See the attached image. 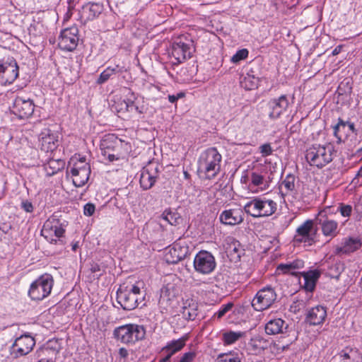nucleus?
<instances>
[{"label": "nucleus", "instance_id": "obj_1", "mask_svg": "<svg viewBox=\"0 0 362 362\" xmlns=\"http://www.w3.org/2000/svg\"><path fill=\"white\" fill-rule=\"evenodd\" d=\"M222 156L216 148L210 147L204 151L198 159L197 173L200 178L212 180L221 169Z\"/></svg>", "mask_w": 362, "mask_h": 362}, {"label": "nucleus", "instance_id": "obj_2", "mask_svg": "<svg viewBox=\"0 0 362 362\" xmlns=\"http://www.w3.org/2000/svg\"><path fill=\"white\" fill-rule=\"evenodd\" d=\"M65 226L66 225L57 216L53 215L44 223L41 235L51 244L63 245L65 243L63 240L66 231Z\"/></svg>", "mask_w": 362, "mask_h": 362}, {"label": "nucleus", "instance_id": "obj_3", "mask_svg": "<svg viewBox=\"0 0 362 362\" xmlns=\"http://www.w3.org/2000/svg\"><path fill=\"white\" fill-rule=\"evenodd\" d=\"M276 203L269 199L255 197L244 206V211L254 218L269 216L275 213Z\"/></svg>", "mask_w": 362, "mask_h": 362}, {"label": "nucleus", "instance_id": "obj_4", "mask_svg": "<svg viewBox=\"0 0 362 362\" xmlns=\"http://www.w3.org/2000/svg\"><path fill=\"white\" fill-rule=\"evenodd\" d=\"M329 146L313 145L306 150L305 159L312 166L322 168L333 160Z\"/></svg>", "mask_w": 362, "mask_h": 362}, {"label": "nucleus", "instance_id": "obj_5", "mask_svg": "<svg viewBox=\"0 0 362 362\" xmlns=\"http://www.w3.org/2000/svg\"><path fill=\"white\" fill-rule=\"evenodd\" d=\"M145 335L144 326L136 324H127L114 330L115 337L124 344H134L144 339Z\"/></svg>", "mask_w": 362, "mask_h": 362}, {"label": "nucleus", "instance_id": "obj_6", "mask_svg": "<svg viewBox=\"0 0 362 362\" xmlns=\"http://www.w3.org/2000/svg\"><path fill=\"white\" fill-rule=\"evenodd\" d=\"M144 300L138 286L133 285L129 290L119 288L117 291V300L121 307L126 310L135 309Z\"/></svg>", "mask_w": 362, "mask_h": 362}, {"label": "nucleus", "instance_id": "obj_7", "mask_svg": "<svg viewBox=\"0 0 362 362\" xmlns=\"http://www.w3.org/2000/svg\"><path fill=\"white\" fill-rule=\"evenodd\" d=\"M53 279L50 275H42L33 282L28 291L32 300H42L47 297L53 287Z\"/></svg>", "mask_w": 362, "mask_h": 362}, {"label": "nucleus", "instance_id": "obj_8", "mask_svg": "<svg viewBox=\"0 0 362 362\" xmlns=\"http://www.w3.org/2000/svg\"><path fill=\"white\" fill-rule=\"evenodd\" d=\"M276 298L277 295L274 288L264 287L256 293L252 301V306L255 310H264L273 305Z\"/></svg>", "mask_w": 362, "mask_h": 362}, {"label": "nucleus", "instance_id": "obj_9", "mask_svg": "<svg viewBox=\"0 0 362 362\" xmlns=\"http://www.w3.org/2000/svg\"><path fill=\"white\" fill-rule=\"evenodd\" d=\"M90 172V166L84 158L76 162L69 171L67 170L71 175L73 184L76 187H82L88 182Z\"/></svg>", "mask_w": 362, "mask_h": 362}, {"label": "nucleus", "instance_id": "obj_10", "mask_svg": "<svg viewBox=\"0 0 362 362\" xmlns=\"http://www.w3.org/2000/svg\"><path fill=\"white\" fill-rule=\"evenodd\" d=\"M193 265L195 272L206 275L211 274L215 269L216 262L211 252L201 250L195 255Z\"/></svg>", "mask_w": 362, "mask_h": 362}, {"label": "nucleus", "instance_id": "obj_11", "mask_svg": "<svg viewBox=\"0 0 362 362\" xmlns=\"http://www.w3.org/2000/svg\"><path fill=\"white\" fill-rule=\"evenodd\" d=\"M160 166L158 162L150 161L144 166L140 175V185L144 190L151 189L156 182Z\"/></svg>", "mask_w": 362, "mask_h": 362}, {"label": "nucleus", "instance_id": "obj_12", "mask_svg": "<svg viewBox=\"0 0 362 362\" xmlns=\"http://www.w3.org/2000/svg\"><path fill=\"white\" fill-rule=\"evenodd\" d=\"M78 30L77 27L72 26L65 28L61 32L58 39L59 47L64 51L74 50L78 43Z\"/></svg>", "mask_w": 362, "mask_h": 362}, {"label": "nucleus", "instance_id": "obj_13", "mask_svg": "<svg viewBox=\"0 0 362 362\" xmlns=\"http://www.w3.org/2000/svg\"><path fill=\"white\" fill-rule=\"evenodd\" d=\"M189 252L187 244L181 240L175 242L169 247L165 255V259L167 263L175 264L184 259Z\"/></svg>", "mask_w": 362, "mask_h": 362}, {"label": "nucleus", "instance_id": "obj_14", "mask_svg": "<svg viewBox=\"0 0 362 362\" xmlns=\"http://www.w3.org/2000/svg\"><path fill=\"white\" fill-rule=\"evenodd\" d=\"M290 105L287 95H281L278 98H272L268 102L269 119L275 120L280 118L281 115L287 112Z\"/></svg>", "mask_w": 362, "mask_h": 362}, {"label": "nucleus", "instance_id": "obj_15", "mask_svg": "<svg viewBox=\"0 0 362 362\" xmlns=\"http://www.w3.org/2000/svg\"><path fill=\"white\" fill-rule=\"evenodd\" d=\"M35 104L30 99L17 97L11 107V112L20 119H28L34 112Z\"/></svg>", "mask_w": 362, "mask_h": 362}, {"label": "nucleus", "instance_id": "obj_16", "mask_svg": "<svg viewBox=\"0 0 362 362\" xmlns=\"http://www.w3.org/2000/svg\"><path fill=\"white\" fill-rule=\"evenodd\" d=\"M192 51L191 42H184L182 38H178L172 45L171 54L177 63H181L192 57Z\"/></svg>", "mask_w": 362, "mask_h": 362}, {"label": "nucleus", "instance_id": "obj_17", "mask_svg": "<svg viewBox=\"0 0 362 362\" xmlns=\"http://www.w3.org/2000/svg\"><path fill=\"white\" fill-rule=\"evenodd\" d=\"M315 222L321 226L324 235L333 238L337 235L338 223L329 218L325 209L319 211L315 218Z\"/></svg>", "mask_w": 362, "mask_h": 362}, {"label": "nucleus", "instance_id": "obj_18", "mask_svg": "<svg viewBox=\"0 0 362 362\" xmlns=\"http://www.w3.org/2000/svg\"><path fill=\"white\" fill-rule=\"evenodd\" d=\"M40 148L45 153H52L59 146L57 133L49 129H44L39 135Z\"/></svg>", "mask_w": 362, "mask_h": 362}, {"label": "nucleus", "instance_id": "obj_19", "mask_svg": "<svg viewBox=\"0 0 362 362\" xmlns=\"http://www.w3.org/2000/svg\"><path fill=\"white\" fill-rule=\"evenodd\" d=\"M18 76V66L16 61L0 64V84H11Z\"/></svg>", "mask_w": 362, "mask_h": 362}, {"label": "nucleus", "instance_id": "obj_20", "mask_svg": "<svg viewBox=\"0 0 362 362\" xmlns=\"http://www.w3.org/2000/svg\"><path fill=\"white\" fill-rule=\"evenodd\" d=\"M35 344V339L30 335H22L16 338L13 344L12 352L15 354L16 356H25L32 351Z\"/></svg>", "mask_w": 362, "mask_h": 362}, {"label": "nucleus", "instance_id": "obj_21", "mask_svg": "<svg viewBox=\"0 0 362 362\" xmlns=\"http://www.w3.org/2000/svg\"><path fill=\"white\" fill-rule=\"evenodd\" d=\"M178 294V289L173 284H167L160 289V298L158 300L159 306L161 309L168 310Z\"/></svg>", "mask_w": 362, "mask_h": 362}, {"label": "nucleus", "instance_id": "obj_22", "mask_svg": "<svg viewBox=\"0 0 362 362\" xmlns=\"http://www.w3.org/2000/svg\"><path fill=\"white\" fill-rule=\"evenodd\" d=\"M224 248L230 260L234 262H237L240 259L245 251L240 243L231 236L226 238Z\"/></svg>", "mask_w": 362, "mask_h": 362}, {"label": "nucleus", "instance_id": "obj_23", "mask_svg": "<svg viewBox=\"0 0 362 362\" xmlns=\"http://www.w3.org/2000/svg\"><path fill=\"white\" fill-rule=\"evenodd\" d=\"M243 216L244 212L240 208L226 209L221 213L219 220L224 225L235 226L243 221Z\"/></svg>", "mask_w": 362, "mask_h": 362}, {"label": "nucleus", "instance_id": "obj_24", "mask_svg": "<svg viewBox=\"0 0 362 362\" xmlns=\"http://www.w3.org/2000/svg\"><path fill=\"white\" fill-rule=\"evenodd\" d=\"M60 344L56 339L49 340L37 351L39 357H47V359H52V361L56 362V358L60 351Z\"/></svg>", "mask_w": 362, "mask_h": 362}, {"label": "nucleus", "instance_id": "obj_25", "mask_svg": "<svg viewBox=\"0 0 362 362\" xmlns=\"http://www.w3.org/2000/svg\"><path fill=\"white\" fill-rule=\"evenodd\" d=\"M103 11V5L100 3H88L83 6L81 18L85 22L93 21L98 18Z\"/></svg>", "mask_w": 362, "mask_h": 362}, {"label": "nucleus", "instance_id": "obj_26", "mask_svg": "<svg viewBox=\"0 0 362 362\" xmlns=\"http://www.w3.org/2000/svg\"><path fill=\"white\" fill-rule=\"evenodd\" d=\"M327 316V310L322 305H317L308 310L306 315V321L311 325L322 324Z\"/></svg>", "mask_w": 362, "mask_h": 362}, {"label": "nucleus", "instance_id": "obj_27", "mask_svg": "<svg viewBox=\"0 0 362 362\" xmlns=\"http://www.w3.org/2000/svg\"><path fill=\"white\" fill-rule=\"evenodd\" d=\"M313 221L307 220L303 223L296 229V235H295V240L298 243L307 242L313 240L310 233L313 228Z\"/></svg>", "mask_w": 362, "mask_h": 362}, {"label": "nucleus", "instance_id": "obj_28", "mask_svg": "<svg viewBox=\"0 0 362 362\" xmlns=\"http://www.w3.org/2000/svg\"><path fill=\"white\" fill-rule=\"evenodd\" d=\"M288 325L281 318L269 320L265 325V332L267 334H284Z\"/></svg>", "mask_w": 362, "mask_h": 362}, {"label": "nucleus", "instance_id": "obj_29", "mask_svg": "<svg viewBox=\"0 0 362 362\" xmlns=\"http://www.w3.org/2000/svg\"><path fill=\"white\" fill-rule=\"evenodd\" d=\"M362 243L358 238H349L344 239L342 246L337 248V254H349L361 248Z\"/></svg>", "mask_w": 362, "mask_h": 362}, {"label": "nucleus", "instance_id": "obj_30", "mask_svg": "<svg viewBox=\"0 0 362 362\" xmlns=\"http://www.w3.org/2000/svg\"><path fill=\"white\" fill-rule=\"evenodd\" d=\"M189 339V334L183 335L178 339H174L168 341L166 345L162 348V352H169L171 355H174L177 352L181 351Z\"/></svg>", "mask_w": 362, "mask_h": 362}, {"label": "nucleus", "instance_id": "obj_31", "mask_svg": "<svg viewBox=\"0 0 362 362\" xmlns=\"http://www.w3.org/2000/svg\"><path fill=\"white\" fill-rule=\"evenodd\" d=\"M321 275L320 271L317 269L310 270L303 273L304 278L303 288L305 291L312 292L314 291L316 283Z\"/></svg>", "mask_w": 362, "mask_h": 362}, {"label": "nucleus", "instance_id": "obj_32", "mask_svg": "<svg viewBox=\"0 0 362 362\" xmlns=\"http://www.w3.org/2000/svg\"><path fill=\"white\" fill-rule=\"evenodd\" d=\"M65 165L64 160L57 158H49L46 163H44V170L47 176H52L62 170Z\"/></svg>", "mask_w": 362, "mask_h": 362}, {"label": "nucleus", "instance_id": "obj_33", "mask_svg": "<svg viewBox=\"0 0 362 362\" xmlns=\"http://www.w3.org/2000/svg\"><path fill=\"white\" fill-rule=\"evenodd\" d=\"M251 185L255 187H259L261 190L267 189L269 187L271 180L269 177H266L257 172H252L250 175Z\"/></svg>", "mask_w": 362, "mask_h": 362}, {"label": "nucleus", "instance_id": "obj_34", "mask_svg": "<svg viewBox=\"0 0 362 362\" xmlns=\"http://www.w3.org/2000/svg\"><path fill=\"white\" fill-rule=\"evenodd\" d=\"M125 71L126 69H124V67L120 66L119 65H116L115 67L108 66L100 74V76L96 81V83L99 85L103 84L112 75L118 73H122Z\"/></svg>", "mask_w": 362, "mask_h": 362}, {"label": "nucleus", "instance_id": "obj_35", "mask_svg": "<svg viewBox=\"0 0 362 362\" xmlns=\"http://www.w3.org/2000/svg\"><path fill=\"white\" fill-rule=\"evenodd\" d=\"M249 346L251 350L255 354H259L264 349H267L268 341L260 336H255L250 339Z\"/></svg>", "mask_w": 362, "mask_h": 362}, {"label": "nucleus", "instance_id": "obj_36", "mask_svg": "<svg viewBox=\"0 0 362 362\" xmlns=\"http://www.w3.org/2000/svg\"><path fill=\"white\" fill-rule=\"evenodd\" d=\"M244 355L239 351L221 354L218 356L216 362H243Z\"/></svg>", "mask_w": 362, "mask_h": 362}, {"label": "nucleus", "instance_id": "obj_37", "mask_svg": "<svg viewBox=\"0 0 362 362\" xmlns=\"http://www.w3.org/2000/svg\"><path fill=\"white\" fill-rule=\"evenodd\" d=\"M130 97L124 100L121 103L122 106H124V109L127 112H132L134 111L138 112L139 114H143V108L138 107L134 103V100L136 99L135 95L134 93H130Z\"/></svg>", "mask_w": 362, "mask_h": 362}, {"label": "nucleus", "instance_id": "obj_38", "mask_svg": "<svg viewBox=\"0 0 362 362\" xmlns=\"http://www.w3.org/2000/svg\"><path fill=\"white\" fill-rule=\"evenodd\" d=\"M243 335L244 333L242 332H226L222 334V341L225 345H230L236 342L243 337Z\"/></svg>", "mask_w": 362, "mask_h": 362}, {"label": "nucleus", "instance_id": "obj_39", "mask_svg": "<svg viewBox=\"0 0 362 362\" xmlns=\"http://www.w3.org/2000/svg\"><path fill=\"white\" fill-rule=\"evenodd\" d=\"M357 354L358 349L346 347L338 354V356L343 361L351 360V362H361V358H356L354 357V355Z\"/></svg>", "mask_w": 362, "mask_h": 362}, {"label": "nucleus", "instance_id": "obj_40", "mask_svg": "<svg viewBox=\"0 0 362 362\" xmlns=\"http://www.w3.org/2000/svg\"><path fill=\"white\" fill-rule=\"evenodd\" d=\"M101 151L102 154L104 156H106L109 161L113 162L115 160H119L121 159H124V157L122 156L119 154H115L110 153V147L107 145V142L106 140H104L103 143L101 144Z\"/></svg>", "mask_w": 362, "mask_h": 362}, {"label": "nucleus", "instance_id": "obj_41", "mask_svg": "<svg viewBox=\"0 0 362 362\" xmlns=\"http://www.w3.org/2000/svg\"><path fill=\"white\" fill-rule=\"evenodd\" d=\"M182 315L187 320H194L198 315L197 305L195 303H192L189 304L188 306H184Z\"/></svg>", "mask_w": 362, "mask_h": 362}, {"label": "nucleus", "instance_id": "obj_42", "mask_svg": "<svg viewBox=\"0 0 362 362\" xmlns=\"http://www.w3.org/2000/svg\"><path fill=\"white\" fill-rule=\"evenodd\" d=\"M162 217L164 220L168 222L172 226H176L181 221V217L178 214L172 212L171 211L165 210L162 214Z\"/></svg>", "mask_w": 362, "mask_h": 362}, {"label": "nucleus", "instance_id": "obj_43", "mask_svg": "<svg viewBox=\"0 0 362 362\" xmlns=\"http://www.w3.org/2000/svg\"><path fill=\"white\" fill-rule=\"evenodd\" d=\"M295 180L296 177L292 174H288L286 176L285 179L281 182V186L284 187L286 193L288 192H292L295 189Z\"/></svg>", "mask_w": 362, "mask_h": 362}, {"label": "nucleus", "instance_id": "obj_44", "mask_svg": "<svg viewBox=\"0 0 362 362\" xmlns=\"http://www.w3.org/2000/svg\"><path fill=\"white\" fill-rule=\"evenodd\" d=\"M344 264L341 262H337L332 265L329 269V275L333 278L338 279L340 274L344 271Z\"/></svg>", "mask_w": 362, "mask_h": 362}, {"label": "nucleus", "instance_id": "obj_45", "mask_svg": "<svg viewBox=\"0 0 362 362\" xmlns=\"http://www.w3.org/2000/svg\"><path fill=\"white\" fill-rule=\"evenodd\" d=\"M233 307V303L231 302H229L226 304L222 305L220 308V309L214 313L213 317L217 318L218 320H220L222 318L229 310H230Z\"/></svg>", "mask_w": 362, "mask_h": 362}, {"label": "nucleus", "instance_id": "obj_46", "mask_svg": "<svg viewBox=\"0 0 362 362\" xmlns=\"http://www.w3.org/2000/svg\"><path fill=\"white\" fill-rule=\"evenodd\" d=\"M249 52L247 49H241L236 52L232 57L231 62L233 63H238L241 60L245 59L248 57Z\"/></svg>", "mask_w": 362, "mask_h": 362}, {"label": "nucleus", "instance_id": "obj_47", "mask_svg": "<svg viewBox=\"0 0 362 362\" xmlns=\"http://www.w3.org/2000/svg\"><path fill=\"white\" fill-rule=\"evenodd\" d=\"M276 270L277 272H281L283 274H291L292 275L296 274V273L293 271L291 263L280 264L278 265Z\"/></svg>", "mask_w": 362, "mask_h": 362}, {"label": "nucleus", "instance_id": "obj_48", "mask_svg": "<svg viewBox=\"0 0 362 362\" xmlns=\"http://www.w3.org/2000/svg\"><path fill=\"white\" fill-rule=\"evenodd\" d=\"M197 356V353L194 351L186 352L182 354L181 358L177 362H193Z\"/></svg>", "mask_w": 362, "mask_h": 362}, {"label": "nucleus", "instance_id": "obj_49", "mask_svg": "<svg viewBox=\"0 0 362 362\" xmlns=\"http://www.w3.org/2000/svg\"><path fill=\"white\" fill-rule=\"evenodd\" d=\"M259 151L262 156V157H267L272 154L273 149L270 145V144L267 143L261 145L259 146Z\"/></svg>", "mask_w": 362, "mask_h": 362}, {"label": "nucleus", "instance_id": "obj_50", "mask_svg": "<svg viewBox=\"0 0 362 362\" xmlns=\"http://www.w3.org/2000/svg\"><path fill=\"white\" fill-rule=\"evenodd\" d=\"M339 211L341 216L344 217H349L352 212V207L351 205L341 204L339 206Z\"/></svg>", "mask_w": 362, "mask_h": 362}, {"label": "nucleus", "instance_id": "obj_51", "mask_svg": "<svg viewBox=\"0 0 362 362\" xmlns=\"http://www.w3.org/2000/svg\"><path fill=\"white\" fill-rule=\"evenodd\" d=\"M95 210V206L93 204L88 203L83 206V214L87 216H92Z\"/></svg>", "mask_w": 362, "mask_h": 362}, {"label": "nucleus", "instance_id": "obj_52", "mask_svg": "<svg viewBox=\"0 0 362 362\" xmlns=\"http://www.w3.org/2000/svg\"><path fill=\"white\" fill-rule=\"evenodd\" d=\"M250 76L245 77L244 81L241 82L242 86L247 90H252L255 88L256 84L250 81Z\"/></svg>", "mask_w": 362, "mask_h": 362}, {"label": "nucleus", "instance_id": "obj_53", "mask_svg": "<svg viewBox=\"0 0 362 362\" xmlns=\"http://www.w3.org/2000/svg\"><path fill=\"white\" fill-rule=\"evenodd\" d=\"M346 125V123L344 122L341 119H339L338 123L334 126V134L336 137H337L339 139H341V138L338 136V132L339 131L340 127H345Z\"/></svg>", "mask_w": 362, "mask_h": 362}, {"label": "nucleus", "instance_id": "obj_54", "mask_svg": "<svg viewBox=\"0 0 362 362\" xmlns=\"http://www.w3.org/2000/svg\"><path fill=\"white\" fill-rule=\"evenodd\" d=\"M21 208L26 212L31 213L33 211V206L32 203L28 200L23 201L21 203Z\"/></svg>", "mask_w": 362, "mask_h": 362}, {"label": "nucleus", "instance_id": "obj_55", "mask_svg": "<svg viewBox=\"0 0 362 362\" xmlns=\"http://www.w3.org/2000/svg\"><path fill=\"white\" fill-rule=\"evenodd\" d=\"M355 210L358 216L362 219V196L360 197L358 202L355 205Z\"/></svg>", "mask_w": 362, "mask_h": 362}, {"label": "nucleus", "instance_id": "obj_56", "mask_svg": "<svg viewBox=\"0 0 362 362\" xmlns=\"http://www.w3.org/2000/svg\"><path fill=\"white\" fill-rule=\"evenodd\" d=\"M292 269L294 272L296 269L303 267V262L300 260H295L291 262Z\"/></svg>", "mask_w": 362, "mask_h": 362}, {"label": "nucleus", "instance_id": "obj_57", "mask_svg": "<svg viewBox=\"0 0 362 362\" xmlns=\"http://www.w3.org/2000/svg\"><path fill=\"white\" fill-rule=\"evenodd\" d=\"M90 271L93 274L99 273L98 274L99 276H100L102 274L100 267L98 264H92L91 267H90Z\"/></svg>", "mask_w": 362, "mask_h": 362}, {"label": "nucleus", "instance_id": "obj_58", "mask_svg": "<svg viewBox=\"0 0 362 362\" xmlns=\"http://www.w3.org/2000/svg\"><path fill=\"white\" fill-rule=\"evenodd\" d=\"M119 355L121 358H125L128 356V351L125 348H120L119 349Z\"/></svg>", "mask_w": 362, "mask_h": 362}, {"label": "nucleus", "instance_id": "obj_59", "mask_svg": "<svg viewBox=\"0 0 362 362\" xmlns=\"http://www.w3.org/2000/svg\"><path fill=\"white\" fill-rule=\"evenodd\" d=\"M165 354H166V356L160 360L159 362H168L170 359V358L173 356V355H171L169 352H164Z\"/></svg>", "mask_w": 362, "mask_h": 362}, {"label": "nucleus", "instance_id": "obj_60", "mask_svg": "<svg viewBox=\"0 0 362 362\" xmlns=\"http://www.w3.org/2000/svg\"><path fill=\"white\" fill-rule=\"evenodd\" d=\"M341 48H342V46L341 45H339V46H337L332 51V54L333 56H335V55H337L338 54L340 53L341 50Z\"/></svg>", "mask_w": 362, "mask_h": 362}, {"label": "nucleus", "instance_id": "obj_61", "mask_svg": "<svg viewBox=\"0 0 362 362\" xmlns=\"http://www.w3.org/2000/svg\"><path fill=\"white\" fill-rule=\"evenodd\" d=\"M168 98L169 102L171 103H175L177 102V98L175 95H169Z\"/></svg>", "mask_w": 362, "mask_h": 362}, {"label": "nucleus", "instance_id": "obj_62", "mask_svg": "<svg viewBox=\"0 0 362 362\" xmlns=\"http://www.w3.org/2000/svg\"><path fill=\"white\" fill-rule=\"evenodd\" d=\"M175 95V97L177 98V100L179 98H182L185 97V94L183 92H180V93H177Z\"/></svg>", "mask_w": 362, "mask_h": 362}, {"label": "nucleus", "instance_id": "obj_63", "mask_svg": "<svg viewBox=\"0 0 362 362\" xmlns=\"http://www.w3.org/2000/svg\"><path fill=\"white\" fill-rule=\"evenodd\" d=\"M183 174L185 179L188 180L190 178V175L187 171H184Z\"/></svg>", "mask_w": 362, "mask_h": 362}, {"label": "nucleus", "instance_id": "obj_64", "mask_svg": "<svg viewBox=\"0 0 362 362\" xmlns=\"http://www.w3.org/2000/svg\"><path fill=\"white\" fill-rule=\"evenodd\" d=\"M357 176H359V177H362V166L360 168V169L358 170L357 174H356Z\"/></svg>", "mask_w": 362, "mask_h": 362}]
</instances>
